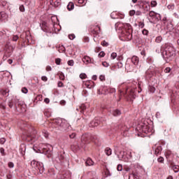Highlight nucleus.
<instances>
[{
  "mask_svg": "<svg viewBox=\"0 0 179 179\" xmlns=\"http://www.w3.org/2000/svg\"><path fill=\"white\" fill-rule=\"evenodd\" d=\"M162 55L166 62H170L176 57V48L171 45H165L161 48Z\"/></svg>",
  "mask_w": 179,
  "mask_h": 179,
  "instance_id": "nucleus-1",
  "label": "nucleus"
},
{
  "mask_svg": "<svg viewBox=\"0 0 179 179\" xmlns=\"http://www.w3.org/2000/svg\"><path fill=\"white\" fill-rule=\"evenodd\" d=\"M55 122L57 127H60L61 129L66 130V128L69 127V124H68V122L64 119H56Z\"/></svg>",
  "mask_w": 179,
  "mask_h": 179,
  "instance_id": "nucleus-2",
  "label": "nucleus"
},
{
  "mask_svg": "<svg viewBox=\"0 0 179 179\" xmlns=\"http://www.w3.org/2000/svg\"><path fill=\"white\" fill-rule=\"evenodd\" d=\"M124 27L126 29H128V31H126V34H124V38L126 41H129L132 40V30H131V24H126Z\"/></svg>",
  "mask_w": 179,
  "mask_h": 179,
  "instance_id": "nucleus-3",
  "label": "nucleus"
},
{
  "mask_svg": "<svg viewBox=\"0 0 179 179\" xmlns=\"http://www.w3.org/2000/svg\"><path fill=\"white\" fill-rule=\"evenodd\" d=\"M114 152H115V154L117 155L119 160H122L123 162H124L125 155H127V152L124 151H120V150L118 149V147H116L114 149ZM118 152H120L119 154H118Z\"/></svg>",
  "mask_w": 179,
  "mask_h": 179,
  "instance_id": "nucleus-4",
  "label": "nucleus"
},
{
  "mask_svg": "<svg viewBox=\"0 0 179 179\" xmlns=\"http://www.w3.org/2000/svg\"><path fill=\"white\" fill-rule=\"evenodd\" d=\"M141 131L144 132V134H150V132H152V129L150 128V126L144 124L141 126Z\"/></svg>",
  "mask_w": 179,
  "mask_h": 179,
  "instance_id": "nucleus-5",
  "label": "nucleus"
},
{
  "mask_svg": "<svg viewBox=\"0 0 179 179\" xmlns=\"http://www.w3.org/2000/svg\"><path fill=\"white\" fill-rule=\"evenodd\" d=\"M36 169V170H38L40 174H43L44 173V164L42 162H38V165Z\"/></svg>",
  "mask_w": 179,
  "mask_h": 179,
  "instance_id": "nucleus-6",
  "label": "nucleus"
},
{
  "mask_svg": "<svg viewBox=\"0 0 179 179\" xmlns=\"http://www.w3.org/2000/svg\"><path fill=\"white\" fill-rule=\"evenodd\" d=\"M101 121L99 120V117H96L92 122H91L90 127H98Z\"/></svg>",
  "mask_w": 179,
  "mask_h": 179,
  "instance_id": "nucleus-7",
  "label": "nucleus"
},
{
  "mask_svg": "<svg viewBox=\"0 0 179 179\" xmlns=\"http://www.w3.org/2000/svg\"><path fill=\"white\" fill-rule=\"evenodd\" d=\"M85 85L87 89H92V87H94V82L92 80H88L85 83Z\"/></svg>",
  "mask_w": 179,
  "mask_h": 179,
  "instance_id": "nucleus-8",
  "label": "nucleus"
},
{
  "mask_svg": "<svg viewBox=\"0 0 179 179\" xmlns=\"http://www.w3.org/2000/svg\"><path fill=\"white\" fill-rule=\"evenodd\" d=\"M132 159V152L131 151H128L126 152L124 162H129Z\"/></svg>",
  "mask_w": 179,
  "mask_h": 179,
  "instance_id": "nucleus-9",
  "label": "nucleus"
},
{
  "mask_svg": "<svg viewBox=\"0 0 179 179\" xmlns=\"http://www.w3.org/2000/svg\"><path fill=\"white\" fill-rule=\"evenodd\" d=\"M131 62L134 64V65H136V66H138L139 65V57L136 56H133L131 57Z\"/></svg>",
  "mask_w": 179,
  "mask_h": 179,
  "instance_id": "nucleus-10",
  "label": "nucleus"
},
{
  "mask_svg": "<svg viewBox=\"0 0 179 179\" xmlns=\"http://www.w3.org/2000/svg\"><path fill=\"white\" fill-rule=\"evenodd\" d=\"M8 18V15L5 13L3 11H0V22H2L3 20H6Z\"/></svg>",
  "mask_w": 179,
  "mask_h": 179,
  "instance_id": "nucleus-11",
  "label": "nucleus"
},
{
  "mask_svg": "<svg viewBox=\"0 0 179 179\" xmlns=\"http://www.w3.org/2000/svg\"><path fill=\"white\" fill-rule=\"evenodd\" d=\"M83 62H84V64H92V59H90V57L89 56H84V57L83 58Z\"/></svg>",
  "mask_w": 179,
  "mask_h": 179,
  "instance_id": "nucleus-12",
  "label": "nucleus"
},
{
  "mask_svg": "<svg viewBox=\"0 0 179 179\" xmlns=\"http://www.w3.org/2000/svg\"><path fill=\"white\" fill-rule=\"evenodd\" d=\"M134 159L135 160H139V159H141V152H139L138 150H136L134 152Z\"/></svg>",
  "mask_w": 179,
  "mask_h": 179,
  "instance_id": "nucleus-13",
  "label": "nucleus"
},
{
  "mask_svg": "<svg viewBox=\"0 0 179 179\" xmlns=\"http://www.w3.org/2000/svg\"><path fill=\"white\" fill-rule=\"evenodd\" d=\"M8 33H9V31L8 30L0 31V38H1L2 37H4V36H6V37H9L10 34Z\"/></svg>",
  "mask_w": 179,
  "mask_h": 179,
  "instance_id": "nucleus-14",
  "label": "nucleus"
},
{
  "mask_svg": "<svg viewBox=\"0 0 179 179\" xmlns=\"http://www.w3.org/2000/svg\"><path fill=\"white\" fill-rule=\"evenodd\" d=\"M160 153H162V147L158 146L155 150V156H159V155H160Z\"/></svg>",
  "mask_w": 179,
  "mask_h": 179,
  "instance_id": "nucleus-15",
  "label": "nucleus"
},
{
  "mask_svg": "<svg viewBox=\"0 0 179 179\" xmlns=\"http://www.w3.org/2000/svg\"><path fill=\"white\" fill-rule=\"evenodd\" d=\"M103 92H106V93H115V88H104Z\"/></svg>",
  "mask_w": 179,
  "mask_h": 179,
  "instance_id": "nucleus-16",
  "label": "nucleus"
},
{
  "mask_svg": "<svg viewBox=\"0 0 179 179\" xmlns=\"http://www.w3.org/2000/svg\"><path fill=\"white\" fill-rule=\"evenodd\" d=\"M85 164L86 166H93V164H94V162H93V160H92V159L87 158V161L85 162Z\"/></svg>",
  "mask_w": 179,
  "mask_h": 179,
  "instance_id": "nucleus-17",
  "label": "nucleus"
},
{
  "mask_svg": "<svg viewBox=\"0 0 179 179\" xmlns=\"http://www.w3.org/2000/svg\"><path fill=\"white\" fill-rule=\"evenodd\" d=\"M73 8H75V5L73 4V3L72 2L69 3V4L67 5L68 10H73Z\"/></svg>",
  "mask_w": 179,
  "mask_h": 179,
  "instance_id": "nucleus-18",
  "label": "nucleus"
},
{
  "mask_svg": "<svg viewBox=\"0 0 179 179\" xmlns=\"http://www.w3.org/2000/svg\"><path fill=\"white\" fill-rule=\"evenodd\" d=\"M173 29L174 27H173V24L171 22L168 23L166 25V30H168V31H171Z\"/></svg>",
  "mask_w": 179,
  "mask_h": 179,
  "instance_id": "nucleus-19",
  "label": "nucleus"
},
{
  "mask_svg": "<svg viewBox=\"0 0 179 179\" xmlns=\"http://www.w3.org/2000/svg\"><path fill=\"white\" fill-rule=\"evenodd\" d=\"M114 117H118V115H121V111L120 110H115L112 111Z\"/></svg>",
  "mask_w": 179,
  "mask_h": 179,
  "instance_id": "nucleus-20",
  "label": "nucleus"
},
{
  "mask_svg": "<svg viewBox=\"0 0 179 179\" xmlns=\"http://www.w3.org/2000/svg\"><path fill=\"white\" fill-rule=\"evenodd\" d=\"M99 32H100V27L99 26H96L95 29L92 31L93 34H95L96 36H97V34H99Z\"/></svg>",
  "mask_w": 179,
  "mask_h": 179,
  "instance_id": "nucleus-21",
  "label": "nucleus"
},
{
  "mask_svg": "<svg viewBox=\"0 0 179 179\" xmlns=\"http://www.w3.org/2000/svg\"><path fill=\"white\" fill-rule=\"evenodd\" d=\"M38 164V162L36 160H32L31 162V167H34V169H36Z\"/></svg>",
  "mask_w": 179,
  "mask_h": 179,
  "instance_id": "nucleus-22",
  "label": "nucleus"
},
{
  "mask_svg": "<svg viewBox=\"0 0 179 179\" xmlns=\"http://www.w3.org/2000/svg\"><path fill=\"white\" fill-rule=\"evenodd\" d=\"M52 3H54L55 6H59L61 5V0H52Z\"/></svg>",
  "mask_w": 179,
  "mask_h": 179,
  "instance_id": "nucleus-23",
  "label": "nucleus"
},
{
  "mask_svg": "<svg viewBox=\"0 0 179 179\" xmlns=\"http://www.w3.org/2000/svg\"><path fill=\"white\" fill-rule=\"evenodd\" d=\"M105 152H106V155H107V156H111V153H112L111 148H106Z\"/></svg>",
  "mask_w": 179,
  "mask_h": 179,
  "instance_id": "nucleus-24",
  "label": "nucleus"
},
{
  "mask_svg": "<svg viewBox=\"0 0 179 179\" xmlns=\"http://www.w3.org/2000/svg\"><path fill=\"white\" fill-rule=\"evenodd\" d=\"M129 179H139V177L138 176H136V174L131 173L129 176Z\"/></svg>",
  "mask_w": 179,
  "mask_h": 179,
  "instance_id": "nucleus-25",
  "label": "nucleus"
},
{
  "mask_svg": "<svg viewBox=\"0 0 179 179\" xmlns=\"http://www.w3.org/2000/svg\"><path fill=\"white\" fill-rule=\"evenodd\" d=\"M143 8L148 12L150 10V5H149V3L144 4Z\"/></svg>",
  "mask_w": 179,
  "mask_h": 179,
  "instance_id": "nucleus-26",
  "label": "nucleus"
},
{
  "mask_svg": "<svg viewBox=\"0 0 179 179\" xmlns=\"http://www.w3.org/2000/svg\"><path fill=\"white\" fill-rule=\"evenodd\" d=\"M42 134L45 138H48V131L43 130L42 131Z\"/></svg>",
  "mask_w": 179,
  "mask_h": 179,
  "instance_id": "nucleus-27",
  "label": "nucleus"
},
{
  "mask_svg": "<svg viewBox=\"0 0 179 179\" xmlns=\"http://www.w3.org/2000/svg\"><path fill=\"white\" fill-rule=\"evenodd\" d=\"M111 59H115L117 58V54L115 52H113L110 55Z\"/></svg>",
  "mask_w": 179,
  "mask_h": 179,
  "instance_id": "nucleus-28",
  "label": "nucleus"
},
{
  "mask_svg": "<svg viewBox=\"0 0 179 179\" xmlns=\"http://www.w3.org/2000/svg\"><path fill=\"white\" fill-rule=\"evenodd\" d=\"M102 65H103V66H104L105 68H108V66H110V64L107 63V62H102Z\"/></svg>",
  "mask_w": 179,
  "mask_h": 179,
  "instance_id": "nucleus-29",
  "label": "nucleus"
},
{
  "mask_svg": "<svg viewBox=\"0 0 179 179\" xmlns=\"http://www.w3.org/2000/svg\"><path fill=\"white\" fill-rule=\"evenodd\" d=\"M19 9L21 12H24L26 10V9L24 8V6L23 5H20Z\"/></svg>",
  "mask_w": 179,
  "mask_h": 179,
  "instance_id": "nucleus-30",
  "label": "nucleus"
},
{
  "mask_svg": "<svg viewBox=\"0 0 179 179\" xmlns=\"http://www.w3.org/2000/svg\"><path fill=\"white\" fill-rule=\"evenodd\" d=\"M0 152L1 154V156H5V149H3V148H0Z\"/></svg>",
  "mask_w": 179,
  "mask_h": 179,
  "instance_id": "nucleus-31",
  "label": "nucleus"
},
{
  "mask_svg": "<svg viewBox=\"0 0 179 179\" xmlns=\"http://www.w3.org/2000/svg\"><path fill=\"white\" fill-rule=\"evenodd\" d=\"M19 40V36L17 35H13V41H17Z\"/></svg>",
  "mask_w": 179,
  "mask_h": 179,
  "instance_id": "nucleus-32",
  "label": "nucleus"
},
{
  "mask_svg": "<svg viewBox=\"0 0 179 179\" xmlns=\"http://www.w3.org/2000/svg\"><path fill=\"white\" fill-rule=\"evenodd\" d=\"M87 76H86V73H81L80 74V79H86Z\"/></svg>",
  "mask_w": 179,
  "mask_h": 179,
  "instance_id": "nucleus-33",
  "label": "nucleus"
},
{
  "mask_svg": "<svg viewBox=\"0 0 179 179\" xmlns=\"http://www.w3.org/2000/svg\"><path fill=\"white\" fill-rule=\"evenodd\" d=\"M29 92V90H27V88H26V87H23L22 89V93H24V94H27V92Z\"/></svg>",
  "mask_w": 179,
  "mask_h": 179,
  "instance_id": "nucleus-34",
  "label": "nucleus"
},
{
  "mask_svg": "<svg viewBox=\"0 0 179 179\" xmlns=\"http://www.w3.org/2000/svg\"><path fill=\"white\" fill-rule=\"evenodd\" d=\"M138 27H140L141 29H143V27H145V23L140 22L138 23Z\"/></svg>",
  "mask_w": 179,
  "mask_h": 179,
  "instance_id": "nucleus-35",
  "label": "nucleus"
},
{
  "mask_svg": "<svg viewBox=\"0 0 179 179\" xmlns=\"http://www.w3.org/2000/svg\"><path fill=\"white\" fill-rule=\"evenodd\" d=\"M156 43H161L162 42V36H157L155 39Z\"/></svg>",
  "mask_w": 179,
  "mask_h": 179,
  "instance_id": "nucleus-36",
  "label": "nucleus"
},
{
  "mask_svg": "<svg viewBox=\"0 0 179 179\" xmlns=\"http://www.w3.org/2000/svg\"><path fill=\"white\" fill-rule=\"evenodd\" d=\"M157 5V2H156V1H151L152 8H155V6H156Z\"/></svg>",
  "mask_w": 179,
  "mask_h": 179,
  "instance_id": "nucleus-37",
  "label": "nucleus"
},
{
  "mask_svg": "<svg viewBox=\"0 0 179 179\" xmlns=\"http://www.w3.org/2000/svg\"><path fill=\"white\" fill-rule=\"evenodd\" d=\"M99 79H100V80H101V82H103V80H106V76H104V75H101V76H99Z\"/></svg>",
  "mask_w": 179,
  "mask_h": 179,
  "instance_id": "nucleus-38",
  "label": "nucleus"
},
{
  "mask_svg": "<svg viewBox=\"0 0 179 179\" xmlns=\"http://www.w3.org/2000/svg\"><path fill=\"white\" fill-rule=\"evenodd\" d=\"M149 90L151 93H155L156 89L155 88V87H150Z\"/></svg>",
  "mask_w": 179,
  "mask_h": 179,
  "instance_id": "nucleus-39",
  "label": "nucleus"
},
{
  "mask_svg": "<svg viewBox=\"0 0 179 179\" xmlns=\"http://www.w3.org/2000/svg\"><path fill=\"white\" fill-rule=\"evenodd\" d=\"M157 161L159 162V163H163L164 162V158L162 157H159L158 159H157Z\"/></svg>",
  "mask_w": 179,
  "mask_h": 179,
  "instance_id": "nucleus-40",
  "label": "nucleus"
},
{
  "mask_svg": "<svg viewBox=\"0 0 179 179\" xmlns=\"http://www.w3.org/2000/svg\"><path fill=\"white\" fill-rule=\"evenodd\" d=\"M8 167L10 169H13V167H15V164H13V162H8Z\"/></svg>",
  "mask_w": 179,
  "mask_h": 179,
  "instance_id": "nucleus-41",
  "label": "nucleus"
},
{
  "mask_svg": "<svg viewBox=\"0 0 179 179\" xmlns=\"http://www.w3.org/2000/svg\"><path fill=\"white\" fill-rule=\"evenodd\" d=\"M101 45H103V47H108V43H107L106 41H103V42H101Z\"/></svg>",
  "mask_w": 179,
  "mask_h": 179,
  "instance_id": "nucleus-42",
  "label": "nucleus"
},
{
  "mask_svg": "<svg viewBox=\"0 0 179 179\" xmlns=\"http://www.w3.org/2000/svg\"><path fill=\"white\" fill-rule=\"evenodd\" d=\"M5 142H6V139H5V138H0V143L1 145H3V143H5Z\"/></svg>",
  "mask_w": 179,
  "mask_h": 179,
  "instance_id": "nucleus-43",
  "label": "nucleus"
},
{
  "mask_svg": "<svg viewBox=\"0 0 179 179\" xmlns=\"http://www.w3.org/2000/svg\"><path fill=\"white\" fill-rule=\"evenodd\" d=\"M117 171H122V165L121 164L117 165Z\"/></svg>",
  "mask_w": 179,
  "mask_h": 179,
  "instance_id": "nucleus-44",
  "label": "nucleus"
},
{
  "mask_svg": "<svg viewBox=\"0 0 179 179\" xmlns=\"http://www.w3.org/2000/svg\"><path fill=\"white\" fill-rule=\"evenodd\" d=\"M106 55V53H104V52H100V53L99 54V57L100 58H103V57H104Z\"/></svg>",
  "mask_w": 179,
  "mask_h": 179,
  "instance_id": "nucleus-45",
  "label": "nucleus"
},
{
  "mask_svg": "<svg viewBox=\"0 0 179 179\" xmlns=\"http://www.w3.org/2000/svg\"><path fill=\"white\" fill-rule=\"evenodd\" d=\"M55 63L57 65H59L61 64V59H59V58L56 59Z\"/></svg>",
  "mask_w": 179,
  "mask_h": 179,
  "instance_id": "nucleus-46",
  "label": "nucleus"
},
{
  "mask_svg": "<svg viewBox=\"0 0 179 179\" xmlns=\"http://www.w3.org/2000/svg\"><path fill=\"white\" fill-rule=\"evenodd\" d=\"M142 33L144 36H148V34H149V31L146 29H143Z\"/></svg>",
  "mask_w": 179,
  "mask_h": 179,
  "instance_id": "nucleus-47",
  "label": "nucleus"
},
{
  "mask_svg": "<svg viewBox=\"0 0 179 179\" xmlns=\"http://www.w3.org/2000/svg\"><path fill=\"white\" fill-rule=\"evenodd\" d=\"M135 13H136L135 10H131L129 11L130 16H134L135 15Z\"/></svg>",
  "mask_w": 179,
  "mask_h": 179,
  "instance_id": "nucleus-48",
  "label": "nucleus"
},
{
  "mask_svg": "<svg viewBox=\"0 0 179 179\" xmlns=\"http://www.w3.org/2000/svg\"><path fill=\"white\" fill-rule=\"evenodd\" d=\"M170 71H171V69H170L169 67H167V68L165 69L164 73H170Z\"/></svg>",
  "mask_w": 179,
  "mask_h": 179,
  "instance_id": "nucleus-49",
  "label": "nucleus"
},
{
  "mask_svg": "<svg viewBox=\"0 0 179 179\" xmlns=\"http://www.w3.org/2000/svg\"><path fill=\"white\" fill-rule=\"evenodd\" d=\"M156 15V13H155V12L153 11H150L149 13V16H150V17H153V16H155Z\"/></svg>",
  "mask_w": 179,
  "mask_h": 179,
  "instance_id": "nucleus-50",
  "label": "nucleus"
},
{
  "mask_svg": "<svg viewBox=\"0 0 179 179\" xmlns=\"http://www.w3.org/2000/svg\"><path fill=\"white\" fill-rule=\"evenodd\" d=\"M69 38L70 40H73L75 38V34H70V35H69Z\"/></svg>",
  "mask_w": 179,
  "mask_h": 179,
  "instance_id": "nucleus-51",
  "label": "nucleus"
},
{
  "mask_svg": "<svg viewBox=\"0 0 179 179\" xmlns=\"http://www.w3.org/2000/svg\"><path fill=\"white\" fill-rule=\"evenodd\" d=\"M68 65H69L70 66H73V60L69 61Z\"/></svg>",
  "mask_w": 179,
  "mask_h": 179,
  "instance_id": "nucleus-52",
  "label": "nucleus"
},
{
  "mask_svg": "<svg viewBox=\"0 0 179 179\" xmlns=\"http://www.w3.org/2000/svg\"><path fill=\"white\" fill-rule=\"evenodd\" d=\"M41 80H43V82H47V80H48V78L46 76H42Z\"/></svg>",
  "mask_w": 179,
  "mask_h": 179,
  "instance_id": "nucleus-53",
  "label": "nucleus"
},
{
  "mask_svg": "<svg viewBox=\"0 0 179 179\" xmlns=\"http://www.w3.org/2000/svg\"><path fill=\"white\" fill-rule=\"evenodd\" d=\"M75 136H76V134L75 133H73L69 135V137L71 138V139H73V138H75Z\"/></svg>",
  "mask_w": 179,
  "mask_h": 179,
  "instance_id": "nucleus-54",
  "label": "nucleus"
},
{
  "mask_svg": "<svg viewBox=\"0 0 179 179\" xmlns=\"http://www.w3.org/2000/svg\"><path fill=\"white\" fill-rule=\"evenodd\" d=\"M135 15L136 16H141V15H142V12H141V11H136Z\"/></svg>",
  "mask_w": 179,
  "mask_h": 179,
  "instance_id": "nucleus-55",
  "label": "nucleus"
},
{
  "mask_svg": "<svg viewBox=\"0 0 179 179\" xmlns=\"http://www.w3.org/2000/svg\"><path fill=\"white\" fill-rule=\"evenodd\" d=\"M60 104H61L62 106H65V104H66V101H64V100H62V101H60Z\"/></svg>",
  "mask_w": 179,
  "mask_h": 179,
  "instance_id": "nucleus-56",
  "label": "nucleus"
},
{
  "mask_svg": "<svg viewBox=\"0 0 179 179\" xmlns=\"http://www.w3.org/2000/svg\"><path fill=\"white\" fill-rule=\"evenodd\" d=\"M44 101H45V103H46V104H48V103H50V99L45 98V99H44Z\"/></svg>",
  "mask_w": 179,
  "mask_h": 179,
  "instance_id": "nucleus-57",
  "label": "nucleus"
},
{
  "mask_svg": "<svg viewBox=\"0 0 179 179\" xmlns=\"http://www.w3.org/2000/svg\"><path fill=\"white\" fill-rule=\"evenodd\" d=\"M114 15H115V13H112L110 14V17H112V19H117V17H114Z\"/></svg>",
  "mask_w": 179,
  "mask_h": 179,
  "instance_id": "nucleus-58",
  "label": "nucleus"
},
{
  "mask_svg": "<svg viewBox=\"0 0 179 179\" xmlns=\"http://www.w3.org/2000/svg\"><path fill=\"white\" fill-rule=\"evenodd\" d=\"M85 0H78V3H80V5H82V3H85Z\"/></svg>",
  "mask_w": 179,
  "mask_h": 179,
  "instance_id": "nucleus-59",
  "label": "nucleus"
},
{
  "mask_svg": "<svg viewBox=\"0 0 179 179\" xmlns=\"http://www.w3.org/2000/svg\"><path fill=\"white\" fill-rule=\"evenodd\" d=\"M51 66H48L47 67H46V71H48V72H49L50 71H51Z\"/></svg>",
  "mask_w": 179,
  "mask_h": 179,
  "instance_id": "nucleus-60",
  "label": "nucleus"
},
{
  "mask_svg": "<svg viewBox=\"0 0 179 179\" xmlns=\"http://www.w3.org/2000/svg\"><path fill=\"white\" fill-rule=\"evenodd\" d=\"M92 80H97V76L94 75V76H92Z\"/></svg>",
  "mask_w": 179,
  "mask_h": 179,
  "instance_id": "nucleus-61",
  "label": "nucleus"
},
{
  "mask_svg": "<svg viewBox=\"0 0 179 179\" xmlns=\"http://www.w3.org/2000/svg\"><path fill=\"white\" fill-rule=\"evenodd\" d=\"M33 150H34V152H37V145H34Z\"/></svg>",
  "mask_w": 179,
  "mask_h": 179,
  "instance_id": "nucleus-62",
  "label": "nucleus"
},
{
  "mask_svg": "<svg viewBox=\"0 0 179 179\" xmlns=\"http://www.w3.org/2000/svg\"><path fill=\"white\" fill-rule=\"evenodd\" d=\"M58 86H59V87H62V82H59L58 83Z\"/></svg>",
  "mask_w": 179,
  "mask_h": 179,
  "instance_id": "nucleus-63",
  "label": "nucleus"
},
{
  "mask_svg": "<svg viewBox=\"0 0 179 179\" xmlns=\"http://www.w3.org/2000/svg\"><path fill=\"white\" fill-rule=\"evenodd\" d=\"M166 179H173V176H168V177L166 178Z\"/></svg>",
  "mask_w": 179,
  "mask_h": 179,
  "instance_id": "nucleus-64",
  "label": "nucleus"
}]
</instances>
